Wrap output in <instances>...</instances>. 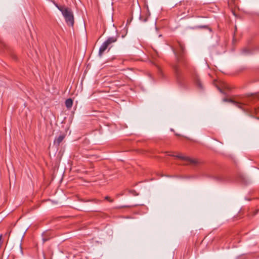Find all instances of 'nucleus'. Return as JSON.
Returning a JSON list of instances; mask_svg holds the SVG:
<instances>
[{"label":"nucleus","mask_w":259,"mask_h":259,"mask_svg":"<svg viewBox=\"0 0 259 259\" xmlns=\"http://www.w3.org/2000/svg\"><path fill=\"white\" fill-rule=\"evenodd\" d=\"M55 5L61 12L67 24L72 26L74 24V16L71 10L65 6H59L57 4H55Z\"/></svg>","instance_id":"obj_1"},{"label":"nucleus","mask_w":259,"mask_h":259,"mask_svg":"<svg viewBox=\"0 0 259 259\" xmlns=\"http://www.w3.org/2000/svg\"><path fill=\"white\" fill-rule=\"evenodd\" d=\"M117 35L109 37L105 41L99 49V55L102 56L104 52L108 48V47L112 43L116 42L117 40Z\"/></svg>","instance_id":"obj_2"},{"label":"nucleus","mask_w":259,"mask_h":259,"mask_svg":"<svg viewBox=\"0 0 259 259\" xmlns=\"http://www.w3.org/2000/svg\"><path fill=\"white\" fill-rule=\"evenodd\" d=\"M166 153L167 154V155H170V154H168V152H166ZM170 156L176 157L177 158H179L180 159H182L185 161L186 162V163L184 164H189L191 165H196L198 163V161L197 159H192L191 158L189 157L183 156L182 154H179L177 155H170Z\"/></svg>","instance_id":"obj_3"},{"label":"nucleus","mask_w":259,"mask_h":259,"mask_svg":"<svg viewBox=\"0 0 259 259\" xmlns=\"http://www.w3.org/2000/svg\"><path fill=\"white\" fill-rule=\"evenodd\" d=\"M172 67L173 68L176 78L177 79H179L181 76V70L179 65L178 63H176L172 65Z\"/></svg>","instance_id":"obj_4"},{"label":"nucleus","mask_w":259,"mask_h":259,"mask_svg":"<svg viewBox=\"0 0 259 259\" xmlns=\"http://www.w3.org/2000/svg\"><path fill=\"white\" fill-rule=\"evenodd\" d=\"M64 135H60L58 137L56 138L54 142V143L55 145H56L57 146L59 145V144L62 142L63 139H64Z\"/></svg>","instance_id":"obj_5"},{"label":"nucleus","mask_w":259,"mask_h":259,"mask_svg":"<svg viewBox=\"0 0 259 259\" xmlns=\"http://www.w3.org/2000/svg\"><path fill=\"white\" fill-rule=\"evenodd\" d=\"M252 53V50L250 48H244L241 51L242 54L244 55H248L251 54Z\"/></svg>","instance_id":"obj_6"},{"label":"nucleus","mask_w":259,"mask_h":259,"mask_svg":"<svg viewBox=\"0 0 259 259\" xmlns=\"http://www.w3.org/2000/svg\"><path fill=\"white\" fill-rule=\"evenodd\" d=\"M224 101H228L230 102L233 103L236 106H238L239 108H241V106L242 105H247V103H239V102L233 101V100H232L231 99L227 100V99H224Z\"/></svg>","instance_id":"obj_7"},{"label":"nucleus","mask_w":259,"mask_h":259,"mask_svg":"<svg viewBox=\"0 0 259 259\" xmlns=\"http://www.w3.org/2000/svg\"><path fill=\"white\" fill-rule=\"evenodd\" d=\"M65 106L67 108L70 109L72 106L73 101L71 99L69 98L67 99L65 102Z\"/></svg>","instance_id":"obj_8"},{"label":"nucleus","mask_w":259,"mask_h":259,"mask_svg":"<svg viewBox=\"0 0 259 259\" xmlns=\"http://www.w3.org/2000/svg\"><path fill=\"white\" fill-rule=\"evenodd\" d=\"M42 241H43L44 243L46 242L47 241L49 240L50 239V238H51L49 235V233L47 232L44 233L42 234Z\"/></svg>","instance_id":"obj_9"},{"label":"nucleus","mask_w":259,"mask_h":259,"mask_svg":"<svg viewBox=\"0 0 259 259\" xmlns=\"http://www.w3.org/2000/svg\"><path fill=\"white\" fill-rule=\"evenodd\" d=\"M192 75H193V77L195 80L197 85H199L200 87H201V83H200L199 80L198 79L197 75L196 74H195Z\"/></svg>","instance_id":"obj_10"},{"label":"nucleus","mask_w":259,"mask_h":259,"mask_svg":"<svg viewBox=\"0 0 259 259\" xmlns=\"http://www.w3.org/2000/svg\"><path fill=\"white\" fill-rule=\"evenodd\" d=\"M179 45L180 50L182 52H183L184 50V48L183 45L182 44H179Z\"/></svg>","instance_id":"obj_11"},{"label":"nucleus","mask_w":259,"mask_h":259,"mask_svg":"<svg viewBox=\"0 0 259 259\" xmlns=\"http://www.w3.org/2000/svg\"><path fill=\"white\" fill-rule=\"evenodd\" d=\"M105 199L107 200H108L110 202H113V200L112 199H111L109 197L106 196L105 197Z\"/></svg>","instance_id":"obj_12"},{"label":"nucleus","mask_w":259,"mask_h":259,"mask_svg":"<svg viewBox=\"0 0 259 259\" xmlns=\"http://www.w3.org/2000/svg\"><path fill=\"white\" fill-rule=\"evenodd\" d=\"M44 257L45 259H46V256H45V254H44Z\"/></svg>","instance_id":"obj_13"},{"label":"nucleus","mask_w":259,"mask_h":259,"mask_svg":"<svg viewBox=\"0 0 259 259\" xmlns=\"http://www.w3.org/2000/svg\"><path fill=\"white\" fill-rule=\"evenodd\" d=\"M255 98H258L259 99V97L258 96H256Z\"/></svg>","instance_id":"obj_14"}]
</instances>
